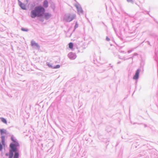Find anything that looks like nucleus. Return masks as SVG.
<instances>
[{
  "mask_svg": "<svg viewBox=\"0 0 158 158\" xmlns=\"http://www.w3.org/2000/svg\"><path fill=\"white\" fill-rule=\"evenodd\" d=\"M45 10L44 8L41 6L35 7L32 10L30 13V15L31 18H35L36 17H42L43 16Z\"/></svg>",
  "mask_w": 158,
  "mask_h": 158,
  "instance_id": "nucleus-1",
  "label": "nucleus"
},
{
  "mask_svg": "<svg viewBox=\"0 0 158 158\" xmlns=\"http://www.w3.org/2000/svg\"><path fill=\"white\" fill-rule=\"evenodd\" d=\"M11 139L13 141V143H11L10 145L11 149L10 151L9 158H12L13 156V152H16L17 151V149L16 147L19 145L17 140L14 137L12 136Z\"/></svg>",
  "mask_w": 158,
  "mask_h": 158,
  "instance_id": "nucleus-2",
  "label": "nucleus"
},
{
  "mask_svg": "<svg viewBox=\"0 0 158 158\" xmlns=\"http://www.w3.org/2000/svg\"><path fill=\"white\" fill-rule=\"evenodd\" d=\"M75 17L74 15H67L64 19V20L67 22H69L73 20Z\"/></svg>",
  "mask_w": 158,
  "mask_h": 158,
  "instance_id": "nucleus-3",
  "label": "nucleus"
},
{
  "mask_svg": "<svg viewBox=\"0 0 158 158\" xmlns=\"http://www.w3.org/2000/svg\"><path fill=\"white\" fill-rule=\"evenodd\" d=\"M76 7L77 8L78 12L79 14H81L83 13V10L80 7L77 6H76Z\"/></svg>",
  "mask_w": 158,
  "mask_h": 158,
  "instance_id": "nucleus-4",
  "label": "nucleus"
},
{
  "mask_svg": "<svg viewBox=\"0 0 158 158\" xmlns=\"http://www.w3.org/2000/svg\"><path fill=\"white\" fill-rule=\"evenodd\" d=\"M43 15L44 18L46 19H48L51 16L48 13H44Z\"/></svg>",
  "mask_w": 158,
  "mask_h": 158,
  "instance_id": "nucleus-5",
  "label": "nucleus"
},
{
  "mask_svg": "<svg viewBox=\"0 0 158 158\" xmlns=\"http://www.w3.org/2000/svg\"><path fill=\"white\" fill-rule=\"evenodd\" d=\"M31 45L32 46H35L39 48V46L38 44L36 43L35 41H32L31 42Z\"/></svg>",
  "mask_w": 158,
  "mask_h": 158,
  "instance_id": "nucleus-6",
  "label": "nucleus"
},
{
  "mask_svg": "<svg viewBox=\"0 0 158 158\" xmlns=\"http://www.w3.org/2000/svg\"><path fill=\"white\" fill-rule=\"evenodd\" d=\"M19 5H20V6L23 9V10L26 9V6L24 4H23L20 2H19Z\"/></svg>",
  "mask_w": 158,
  "mask_h": 158,
  "instance_id": "nucleus-7",
  "label": "nucleus"
},
{
  "mask_svg": "<svg viewBox=\"0 0 158 158\" xmlns=\"http://www.w3.org/2000/svg\"><path fill=\"white\" fill-rule=\"evenodd\" d=\"M48 2L47 0H45L44 2L43 6L45 7H48Z\"/></svg>",
  "mask_w": 158,
  "mask_h": 158,
  "instance_id": "nucleus-8",
  "label": "nucleus"
},
{
  "mask_svg": "<svg viewBox=\"0 0 158 158\" xmlns=\"http://www.w3.org/2000/svg\"><path fill=\"white\" fill-rule=\"evenodd\" d=\"M138 78V70L136 71V74L135 76L133 78L134 79H137Z\"/></svg>",
  "mask_w": 158,
  "mask_h": 158,
  "instance_id": "nucleus-9",
  "label": "nucleus"
},
{
  "mask_svg": "<svg viewBox=\"0 0 158 158\" xmlns=\"http://www.w3.org/2000/svg\"><path fill=\"white\" fill-rule=\"evenodd\" d=\"M5 138V137L4 136H2L1 137L2 143L3 145H4Z\"/></svg>",
  "mask_w": 158,
  "mask_h": 158,
  "instance_id": "nucleus-10",
  "label": "nucleus"
},
{
  "mask_svg": "<svg viewBox=\"0 0 158 158\" xmlns=\"http://www.w3.org/2000/svg\"><path fill=\"white\" fill-rule=\"evenodd\" d=\"M1 119L2 122H3V123L6 124L7 123V121L5 119L3 118H1Z\"/></svg>",
  "mask_w": 158,
  "mask_h": 158,
  "instance_id": "nucleus-11",
  "label": "nucleus"
},
{
  "mask_svg": "<svg viewBox=\"0 0 158 158\" xmlns=\"http://www.w3.org/2000/svg\"><path fill=\"white\" fill-rule=\"evenodd\" d=\"M69 48L70 49H72L73 47V44L72 43H70L69 44Z\"/></svg>",
  "mask_w": 158,
  "mask_h": 158,
  "instance_id": "nucleus-12",
  "label": "nucleus"
},
{
  "mask_svg": "<svg viewBox=\"0 0 158 158\" xmlns=\"http://www.w3.org/2000/svg\"><path fill=\"white\" fill-rule=\"evenodd\" d=\"M0 131L1 134H6V131L3 129H0Z\"/></svg>",
  "mask_w": 158,
  "mask_h": 158,
  "instance_id": "nucleus-13",
  "label": "nucleus"
},
{
  "mask_svg": "<svg viewBox=\"0 0 158 158\" xmlns=\"http://www.w3.org/2000/svg\"><path fill=\"white\" fill-rule=\"evenodd\" d=\"M19 156V153L16 152L14 156V158H18Z\"/></svg>",
  "mask_w": 158,
  "mask_h": 158,
  "instance_id": "nucleus-14",
  "label": "nucleus"
},
{
  "mask_svg": "<svg viewBox=\"0 0 158 158\" xmlns=\"http://www.w3.org/2000/svg\"><path fill=\"white\" fill-rule=\"evenodd\" d=\"M60 66L59 65H57L55 66H53L52 67L53 69H58L60 67Z\"/></svg>",
  "mask_w": 158,
  "mask_h": 158,
  "instance_id": "nucleus-15",
  "label": "nucleus"
},
{
  "mask_svg": "<svg viewBox=\"0 0 158 158\" xmlns=\"http://www.w3.org/2000/svg\"><path fill=\"white\" fill-rule=\"evenodd\" d=\"M2 149V145L0 144V151H1Z\"/></svg>",
  "mask_w": 158,
  "mask_h": 158,
  "instance_id": "nucleus-16",
  "label": "nucleus"
},
{
  "mask_svg": "<svg viewBox=\"0 0 158 158\" xmlns=\"http://www.w3.org/2000/svg\"><path fill=\"white\" fill-rule=\"evenodd\" d=\"M106 39L108 41H109L110 40V39L107 37H106Z\"/></svg>",
  "mask_w": 158,
  "mask_h": 158,
  "instance_id": "nucleus-17",
  "label": "nucleus"
},
{
  "mask_svg": "<svg viewBox=\"0 0 158 158\" xmlns=\"http://www.w3.org/2000/svg\"><path fill=\"white\" fill-rule=\"evenodd\" d=\"M48 65L49 66V67H51V68H52V67H53V66H51V64H48Z\"/></svg>",
  "mask_w": 158,
  "mask_h": 158,
  "instance_id": "nucleus-18",
  "label": "nucleus"
},
{
  "mask_svg": "<svg viewBox=\"0 0 158 158\" xmlns=\"http://www.w3.org/2000/svg\"><path fill=\"white\" fill-rule=\"evenodd\" d=\"M78 27V24L76 23L75 26V28L77 27Z\"/></svg>",
  "mask_w": 158,
  "mask_h": 158,
  "instance_id": "nucleus-19",
  "label": "nucleus"
},
{
  "mask_svg": "<svg viewBox=\"0 0 158 158\" xmlns=\"http://www.w3.org/2000/svg\"><path fill=\"white\" fill-rule=\"evenodd\" d=\"M127 1L128 2H131L132 1V0H127Z\"/></svg>",
  "mask_w": 158,
  "mask_h": 158,
  "instance_id": "nucleus-20",
  "label": "nucleus"
},
{
  "mask_svg": "<svg viewBox=\"0 0 158 158\" xmlns=\"http://www.w3.org/2000/svg\"><path fill=\"white\" fill-rule=\"evenodd\" d=\"M22 30L23 31H27V30H25L24 28H22Z\"/></svg>",
  "mask_w": 158,
  "mask_h": 158,
  "instance_id": "nucleus-21",
  "label": "nucleus"
},
{
  "mask_svg": "<svg viewBox=\"0 0 158 158\" xmlns=\"http://www.w3.org/2000/svg\"><path fill=\"white\" fill-rule=\"evenodd\" d=\"M6 156H8V154H6Z\"/></svg>",
  "mask_w": 158,
  "mask_h": 158,
  "instance_id": "nucleus-22",
  "label": "nucleus"
}]
</instances>
